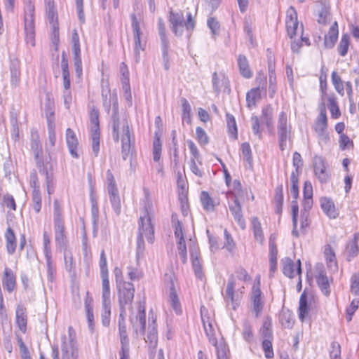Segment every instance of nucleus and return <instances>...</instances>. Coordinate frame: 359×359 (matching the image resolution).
I'll use <instances>...</instances> for the list:
<instances>
[{
	"mask_svg": "<svg viewBox=\"0 0 359 359\" xmlns=\"http://www.w3.org/2000/svg\"><path fill=\"white\" fill-rule=\"evenodd\" d=\"M117 119L118 124L116 125L118 127H116V128L114 127L115 123L114 119H111L112 138L115 142H118L119 140H121L122 158L126 161L130 154L131 147L129 126L128 121L126 118L121 119L119 115L117 116Z\"/></svg>",
	"mask_w": 359,
	"mask_h": 359,
	"instance_id": "1",
	"label": "nucleus"
},
{
	"mask_svg": "<svg viewBox=\"0 0 359 359\" xmlns=\"http://www.w3.org/2000/svg\"><path fill=\"white\" fill-rule=\"evenodd\" d=\"M187 20L184 21V17L181 12L170 11L169 22L172 32L177 36H181L183 34L184 28L191 33L195 27V21L192 18L191 13L189 12L187 15Z\"/></svg>",
	"mask_w": 359,
	"mask_h": 359,
	"instance_id": "2",
	"label": "nucleus"
},
{
	"mask_svg": "<svg viewBox=\"0 0 359 359\" xmlns=\"http://www.w3.org/2000/svg\"><path fill=\"white\" fill-rule=\"evenodd\" d=\"M121 317L126 315V306H130L134 298L135 287L130 282H120L116 285Z\"/></svg>",
	"mask_w": 359,
	"mask_h": 359,
	"instance_id": "3",
	"label": "nucleus"
},
{
	"mask_svg": "<svg viewBox=\"0 0 359 359\" xmlns=\"http://www.w3.org/2000/svg\"><path fill=\"white\" fill-rule=\"evenodd\" d=\"M68 333V337L65 334L61 337L62 359H79L78 347L72 327H69Z\"/></svg>",
	"mask_w": 359,
	"mask_h": 359,
	"instance_id": "4",
	"label": "nucleus"
},
{
	"mask_svg": "<svg viewBox=\"0 0 359 359\" xmlns=\"http://www.w3.org/2000/svg\"><path fill=\"white\" fill-rule=\"evenodd\" d=\"M264 296L260 289V276L257 275L252 287L250 299L252 304V312L258 318L264 306Z\"/></svg>",
	"mask_w": 359,
	"mask_h": 359,
	"instance_id": "5",
	"label": "nucleus"
},
{
	"mask_svg": "<svg viewBox=\"0 0 359 359\" xmlns=\"http://www.w3.org/2000/svg\"><path fill=\"white\" fill-rule=\"evenodd\" d=\"M277 133L279 148L281 151H284L287 146V140L290 135V126H287V115L284 111H281L278 116Z\"/></svg>",
	"mask_w": 359,
	"mask_h": 359,
	"instance_id": "6",
	"label": "nucleus"
},
{
	"mask_svg": "<svg viewBox=\"0 0 359 359\" xmlns=\"http://www.w3.org/2000/svg\"><path fill=\"white\" fill-rule=\"evenodd\" d=\"M327 127V117L325 104L323 103L320 107V111L314 123V130L318 134L320 140L327 142L330 140L328 134L326 133Z\"/></svg>",
	"mask_w": 359,
	"mask_h": 359,
	"instance_id": "7",
	"label": "nucleus"
},
{
	"mask_svg": "<svg viewBox=\"0 0 359 359\" xmlns=\"http://www.w3.org/2000/svg\"><path fill=\"white\" fill-rule=\"evenodd\" d=\"M138 236L145 237L149 243H152L154 240V226L151 224V217L147 212H144L139 219Z\"/></svg>",
	"mask_w": 359,
	"mask_h": 359,
	"instance_id": "8",
	"label": "nucleus"
},
{
	"mask_svg": "<svg viewBox=\"0 0 359 359\" xmlns=\"http://www.w3.org/2000/svg\"><path fill=\"white\" fill-rule=\"evenodd\" d=\"M313 165L315 175L323 183H327L330 180V174L327 171V164L325 158L318 155H315L313 158Z\"/></svg>",
	"mask_w": 359,
	"mask_h": 359,
	"instance_id": "9",
	"label": "nucleus"
},
{
	"mask_svg": "<svg viewBox=\"0 0 359 359\" xmlns=\"http://www.w3.org/2000/svg\"><path fill=\"white\" fill-rule=\"evenodd\" d=\"M134 331L137 334L144 335L146 325L145 307L141 303L138 306V312L135 316L132 313L130 318Z\"/></svg>",
	"mask_w": 359,
	"mask_h": 359,
	"instance_id": "10",
	"label": "nucleus"
},
{
	"mask_svg": "<svg viewBox=\"0 0 359 359\" xmlns=\"http://www.w3.org/2000/svg\"><path fill=\"white\" fill-rule=\"evenodd\" d=\"M144 340L149 346V358L154 359L158 343L157 329L155 320H153L152 323L149 325L147 337L144 338Z\"/></svg>",
	"mask_w": 359,
	"mask_h": 359,
	"instance_id": "11",
	"label": "nucleus"
},
{
	"mask_svg": "<svg viewBox=\"0 0 359 359\" xmlns=\"http://www.w3.org/2000/svg\"><path fill=\"white\" fill-rule=\"evenodd\" d=\"M235 285V280L232 277L227 283L225 294L224 296L226 306H231L233 310H236L239 306L238 298L236 297L234 294Z\"/></svg>",
	"mask_w": 359,
	"mask_h": 359,
	"instance_id": "12",
	"label": "nucleus"
},
{
	"mask_svg": "<svg viewBox=\"0 0 359 359\" xmlns=\"http://www.w3.org/2000/svg\"><path fill=\"white\" fill-rule=\"evenodd\" d=\"M229 208L238 224L241 229H245V222L242 213V207L236 195L234 196L232 203H229Z\"/></svg>",
	"mask_w": 359,
	"mask_h": 359,
	"instance_id": "13",
	"label": "nucleus"
},
{
	"mask_svg": "<svg viewBox=\"0 0 359 359\" xmlns=\"http://www.w3.org/2000/svg\"><path fill=\"white\" fill-rule=\"evenodd\" d=\"M297 266L295 268V264L293 261L289 257H285L282 259L283 272L289 277L294 278L296 275L302 273L301 261L298 259L297 262Z\"/></svg>",
	"mask_w": 359,
	"mask_h": 359,
	"instance_id": "14",
	"label": "nucleus"
},
{
	"mask_svg": "<svg viewBox=\"0 0 359 359\" xmlns=\"http://www.w3.org/2000/svg\"><path fill=\"white\" fill-rule=\"evenodd\" d=\"M103 107L104 110L109 114L110 111L111 106H112V114L111 119H114V128L118 127L116 124L118 122L117 116L118 114V97L117 95L115 93H113L112 95H110L108 100H104L102 102Z\"/></svg>",
	"mask_w": 359,
	"mask_h": 359,
	"instance_id": "15",
	"label": "nucleus"
},
{
	"mask_svg": "<svg viewBox=\"0 0 359 359\" xmlns=\"http://www.w3.org/2000/svg\"><path fill=\"white\" fill-rule=\"evenodd\" d=\"M257 81H259V86L252 88L250 90H249L246 94V102H247V107L249 109H252V107L256 106V101L257 100L260 98V86L262 83V85L266 84V79L264 78H257L256 79Z\"/></svg>",
	"mask_w": 359,
	"mask_h": 359,
	"instance_id": "16",
	"label": "nucleus"
},
{
	"mask_svg": "<svg viewBox=\"0 0 359 359\" xmlns=\"http://www.w3.org/2000/svg\"><path fill=\"white\" fill-rule=\"evenodd\" d=\"M66 142L71 156L79 158V155L77 152L79 141L75 133L71 128H67L66 130Z\"/></svg>",
	"mask_w": 359,
	"mask_h": 359,
	"instance_id": "17",
	"label": "nucleus"
},
{
	"mask_svg": "<svg viewBox=\"0 0 359 359\" xmlns=\"http://www.w3.org/2000/svg\"><path fill=\"white\" fill-rule=\"evenodd\" d=\"M338 24L335 21L330 27L329 32L325 35L324 45L327 48H332L334 47L338 39Z\"/></svg>",
	"mask_w": 359,
	"mask_h": 359,
	"instance_id": "18",
	"label": "nucleus"
},
{
	"mask_svg": "<svg viewBox=\"0 0 359 359\" xmlns=\"http://www.w3.org/2000/svg\"><path fill=\"white\" fill-rule=\"evenodd\" d=\"M16 323L20 330L25 333L27 330L26 309L22 305H18L15 311Z\"/></svg>",
	"mask_w": 359,
	"mask_h": 359,
	"instance_id": "19",
	"label": "nucleus"
},
{
	"mask_svg": "<svg viewBox=\"0 0 359 359\" xmlns=\"http://www.w3.org/2000/svg\"><path fill=\"white\" fill-rule=\"evenodd\" d=\"M2 283L4 289L11 292L15 287V277L11 269L6 268L4 270Z\"/></svg>",
	"mask_w": 359,
	"mask_h": 359,
	"instance_id": "20",
	"label": "nucleus"
},
{
	"mask_svg": "<svg viewBox=\"0 0 359 359\" xmlns=\"http://www.w3.org/2000/svg\"><path fill=\"white\" fill-rule=\"evenodd\" d=\"M168 300L170 302V306H172L173 310L175 311V313L177 315L181 314V313H182L181 305H180V301H179V298L177 297L176 290L175 289L174 283L172 282L170 283Z\"/></svg>",
	"mask_w": 359,
	"mask_h": 359,
	"instance_id": "21",
	"label": "nucleus"
},
{
	"mask_svg": "<svg viewBox=\"0 0 359 359\" xmlns=\"http://www.w3.org/2000/svg\"><path fill=\"white\" fill-rule=\"evenodd\" d=\"M55 240L60 248L65 246V226L62 223H54Z\"/></svg>",
	"mask_w": 359,
	"mask_h": 359,
	"instance_id": "22",
	"label": "nucleus"
},
{
	"mask_svg": "<svg viewBox=\"0 0 359 359\" xmlns=\"http://www.w3.org/2000/svg\"><path fill=\"white\" fill-rule=\"evenodd\" d=\"M320 205L323 212L330 218H336L337 213L335 210L333 201L327 198L320 199Z\"/></svg>",
	"mask_w": 359,
	"mask_h": 359,
	"instance_id": "23",
	"label": "nucleus"
},
{
	"mask_svg": "<svg viewBox=\"0 0 359 359\" xmlns=\"http://www.w3.org/2000/svg\"><path fill=\"white\" fill-rule=\"evenodd\" d=\"M238 66L240 70V73L243 77L250 79L252 76V72L250 69L248 61L245 55H238Z\"/></svg>",
	"mask_w": 359,
	"mask_h": 359,
	"instance_id": "24",
	"label": "nucleus"
},
{
	"mask_svg": "<svg viewBox=\"0 0 359 359\" xmlns=\"http://www.w3.org/2000/svg\"><path fill=\"white\" fill-rule=\"evenodd\" d=\"M109 196V201L111 202V206L114 210V212L116 213V215H119L121 212V199L118 194V189H109L107 190Z\"/></svg>",
	"mask_w": 359,
	"mask_h": 359,
	"instance_id": "25",
	"label": "nucleus"
},
{
	"mask_svg": "<svg viewBox=\"0 0 359 359\" xmlns=\"http://www.w3.org/2000/svg\"><path fill=\"white\" fill-rule=\"evenodd\" d=\"M6 249L9 255H13L16 248V238L13 229L8 227L5 233Z\"/></svg>",
	"mask_w": 359,
	"mask_h": 359,
	"instance_id": "26",
	"label": "nucleus"
},
{
	"mask_svg": "<svg viewBox=\"0 0 359 359\" xmlns=\"http://www.w3.org/2000/svg\"><path fill=\"white\" fill-rule=\"evenodd\" d=\"M31 149L36 161L42 154V147L37 133L32 134Z\"/></svg>",
	"mask_w": 359,
	"mask_h": 359,
	"instance_id": "27",
	"label": "nucleus"
},
{
	"mask_svg": "<svg viewBox=\"0 0 359 359\" xmlns=\"http://www.w3.org/2000/svg\"><path fill=\"white\" fill-rule=\"evenodd\" d=\"M317 283L320 288L322 292L325 295L328 296L330 293V283L328 278L325 274L323 271H320L318 276L316 277Z\"/></svg>",
	"mask_w": 359,
	"mask_h": 359,
	"instance_id": "28",
	"label": "nucleus"
},
{
	"mask_svg": "<svg viewBox=\"0 0 359 359\" xmlns=\"http://www.w3.org/2000/svg\"><path fill=\"white\" fill-rule=\"evenodd\" d=\"M93 299L87 297L85 300V309L86 313V318L88 323V327L91 332L94 330V315L93 306L92 304Z\"/></svg>",
	"mask_w": 359,
	"mask_h": 359,
	"instance_id": "29",
	"label": "nucleus"
},
{
	"mask_svg": "<svg viewBox=\"0 0 359 359\" xmlns=\"http://www.w3.org/2000/svg\"><path fill=\"white\" fill-rule=\"evenodd\" d=\"M273 109L270 104L262 108L261 119L265 123L267 128L273 127Z\"/></svg>",
	"mask_w": 359,
	"mask_h": 359,
	"instance_id": "30",
	"label": "nucleus"
},
{
	"mask_svg": "<svg viewBox=\"0 0 359 359\" xmlns=\"http://www.w3.org/2000/svg\"><path fill=\"white\" fill-rule=\"evenodd\" d=\"M102 278V302H111L110 287L108 274H101Z\"/></svg>",
	"mask_w": 359,
	"mask_h": 359,
	"instance_id": "31",
	"label": "nucleus"
},
{
	"mask_svg": "<svg viewBox=\"0 0 359 359\" xmlns=\"http://www.w3.org/2000/svg\"><path fill=\"white\" fill-rule=\"evenodd\" d=\"M111 317V302H102V324L104 327H108L110 324Z\"/></svg>",
	"mask_w": 359,
	"mask_h": 359,
	"instance_id": "32",
	"label": "nucleus"
},
{
	"mask_svg": "<svg viewBox=\"0 0 359 359\" xmlns=\"http://www.w3.org/2000/svg\"><path fill=\"white\" fill-rule=\"evenodd\" d=\"M201 202L203 209L207 212H213L215 210V203L209 194L203 191L200 196Z\"/></svg>",
	"mask_w": 359,
	"mask_h": 359,
	"instance_id": "33",
	"label": "nucleus"
},
{
	"mask_svg": "<svg viewBox=\"0 0 359 359\" xmlns=\"http://www.w3.org/2000/svg\"><path fill=\"white\" fill-rule=\"evenodd\" d=\"M327 107L330 111L332 118H337L341 116V112L337 104V97L334 94L329 95L327 98Z\"/></svg>",
	"mask_w": 359,
	"mask_h": 359,
	"instance_id": "34",
	"label": "nucleus"
},
{
	"mask_svg": "<svg viewBox=\"0 0 359 359\" xmlns=\"http://www.w3.org/2000/svg\"><path fill=\"white\" fill-rule=\"evenodd\" d=\"M191 258L192 262V267L194 271L196 276L199 279H202L203 277V273L202 270V266L198 259L197 252L191 250Z\"/></svg>",
	"mask_w": 359,
	"mask_h": 359,
	"instance_id": "35",
	"label": "nucleus"
},
{
	"mask_svg": "<svg viewBox=\"0 0 359 359\" xmlns=\"http://www.w3.org/2000/svg\"><path fill=\"white\" fill-rule=\"evenodd\" d=\"M295 18H293L292 15H290V19L287 20L286 27H287V32L290 39H292L297 34V31L299 29V22L297 21V13L294 11Z\"/></svg>",
	"mask_w": 359,
	"mask_h": 359,
	"instance_id": "36",
	"label": "nucleus"
},
{
	"mask_svg": "<svg viewBox=\"0 0 359 359\" xmlns=\"http://www.w3.org/2000/svg\"><path fill=\"white\" fill-rule=\"evenodd\" d=\"M90 132L100 131L99 111L93 107L89 112Z\"/></svg>",
	"mask_w": 359,
	"mask_h": 359,
	"instance_id": "37",
	"label": "nucleus"
},
{
	"mask_svg": "<svg viewBox=\"0 0 359 359\" xmlns=\"http://www.w3.org/2000/svg\"><path fill=\"white\" fill-rule=\"evenodd\" d=\"M359 240V233H355L353 239L346 244V252L350 257H355L358 252V241Z\"/></svg>",
	"mask_w": 359,
	"mask_h": 359,
	"instance_id": "38",
	"label": "nucleus"
},
{
	"mask_svg": "<svg viewBox=\"0 0 359 359\" xmlns=\"http://www.w3.org/2000/svg\"><path fill=\"white\" fill-rule=\"evenodd\" d=\"M299 318L302 321H304V319L308 316L309 311L307 297L304 293L302 294L299 299Z\"/></svg>",
	"mask_w": 359,
	"mask_h": 359,
	"instance_id": "39",
	"label": "nucleus"
},
{
	"mask_svg": "<svg viewBox=\"0 0 359 359\" xmlns=\"http://www.w3.org/2000/svg\"><path fill=\"white\" fill-rule=\"evenodd\" d=\"M252 224L255 239L260 243H262L264 240V236L261 223L257 217H254L252 219Z\"/></svg>",
	"mask_w": 359,
	"mask_h": 359,
	"instance_id": "40",
	"label": "nucleus"
},
{
	"mask_svg": "<svg viewBox=\"0 0 359 359\" xmlns=\"http://www.w3.org/2000/svg\"><path fill=\"white\" fill-rule=\"evenodd\" d=\"M332 83L336 91L341 95H344V86L341 77L338 75L337 72L334 71L331 75Z\"/></svg>",
	"mask_w": 359,
	"mask_h": 359,
	"instance_id": "41",
	"label": "nucleus"
},
{
	"mask_svg": "<svg viewBox=\"0 0 359 359\" xmlns=\"http://www.w3.org/2000/svg\"><path fill=\"white\" fill-rule=\"evenodd\" d=\"M241 151L244 160L248 163L250 168H252L253 158L252 156V150L248 142H244L241 145Z\"/></svg>",
	"mask_w": 359,
	"mask_h": 359,
	"instance_id": "42",
	"label": "nucleus"
},
{
	"mask_svg": "<svg viewBox=\"0 0 359 359\" xmlns=\"http://www.w3.org/2000/svg\"><path fill=\"white\" fill-rule=\"evenodd\" d=\"M46 10L50 23L55 25V20L57 19V13L53 0H46Z\"/></svg>",
	"mask_w": 359,
	"mask_h": 359,
	"instance_id": "43",
	"label": "nucleus"
},
{
	"mask_svg": "<svg viewBox=\"0 0 359 359\" xmlns=\"http://www.w3.org/2000/svg\"><path fill=\"white\" fill-rule=\"evenodd\" d=\"M158 34L161 41V46H169V40L165 34V27L162 18L158 20Z\"/></svg>",
	"mask_w": 359,
	"mask_h": 359,
	"instance_id": "44",
	"label": "nucleus"
},
{
	"mask_svg": "<svg viewBox=\"0 0 359 359\" xmlns=\"http://www.w3.org/2000/svg\"><path fill=\"white\" fill-rule=\"evenodd\" d=\"M350 36L347 34L342 35L338 46V50L341 56L344 57L347 54L349 46Z\"/></svg>",
	"mask_w": 359,
	"mask_h": 359,
	"instance_id": "45",
	"label": "nucleus"
},
{
	"mask_svg": "<svg viewBox=\"0 0 359 359\" xmlns=\"http://www.w3.org/2000/svg\"><path fill=\"white\" fill-rule=\"evenodd\" d=\"M298 177L297 172H292L290 175L291 188L290 193L294 199H297L299 196Z\"/></svg>",
	"mask_w": 359,
	"mask_h": 359,
	"instance_id": "46",
	"label": "nucleus"
},
{
	"mask_svg": "<svg viewBox=\"0 0 359 359\" xmlns=\"http://www.w3.org/2000/svg\"><path fill=\"white\" fill-rule=\"evenodd\" d=\"M196 138L201 146L207 145L209 143V137L201 127L196 128Z\"/></svg>",
	"mask_w": 359,
	"mask_h": 359,
	"instance_id": "47",
	"label": "nucleus"
},
{
	"mask_svg": "<svg viewBox=\"0 0 359 359\" xmlns=\"http://www.w3.org/2000/svg\"><path fill=\"white\" fill-rule=\"evenodd\" d=\"M226 123L229 128V132L233 136L235 139L237 138V126L234 116L232 114L226 113Z\"/></svg>",
	"mask_w": 359,
	"mask_h": 359,
	"instance_id": "48",
	"label": "nucleus"
},
{
	"mask_svg": "<svg viewBox=\"0 0 359 359\" xmlns=\"http://www.w3.org/2000/svg\"><path fill=\"white\" fill-rule=\"evenodd\" d=\"M187 144L192 156L190 160H196L198 163L201 165V156L195 143L192 140H188Z\"/></svg>",
	"mask_w": 359,
	"mask_h": 359,
	"instance_id": "49",
	"label": "nucleus"
},
{
	"mask_svg": "<svg viewBox=\"0 0 359 359\" xmlns=\"http://www.w3.org/2000/svg\"><path fill=\"white\" fill-rule=\"evenodd\" d=\"M32 206L36 213H39L41 208V196L39 189L32 191Z\"/></svg>",
	"mask_w": 359,
	"mask_h": 359,
	"instance_id": "50",
	"label": "nucleus"
},
{
	"mask_svg": "<svg viewBox=\"0 0 359 359\" xmlns=\"http://www.w3.org/2000/svg\"><path fill=\"white\" fill-rule=\"evenodd\" d=\"M53 217L54 223H62L63 219L62 216V208L60 201L55 199L53 203Z\"/></svg>",
	"mask_w": 359,
	"mask_h": 359,
	"instance_id": "51",
	"label": "nucleus"
},
{
	"mask_svg": "<svg viewBox=\"0 0 359 359\" xmlns=\"http://www.w3.org/2000/svg\"><path fill=\"white\" fill-rule=\"evenodd\" d=\"M144 237H142V236H137L136 247V259L137 263L140 259L144 257Z\"/></svg>",
	"mask_w": 359,
	"mask_h": 359,
	"instance_id": "52",
	"label": "nucleus"
},
{
	"mask_svg": "<svg viewBox=\"0 0 359 359\" xmlns=\"http://www.w3.org/2000/svg\"><path fill=\"white\" fill-rule=\"evenodd\" d=\"M271 340L272 339H264L262 344V346L264 352V355L268 359L272 358L274 355Z\"/></svg>",
	"mask_w": 359,
	"mask_h": 359,
	"instance_id": "53",
	"label": "nucleus"
},
{
	"mask_svg": "<svg viewBox=\"0 0 359 359\" xmlns=\"http://www.w3.org/2000/svg\"><path fill=\"white\" fill-rule=\"evenodd\" d=\"M141 34H135L133 35L134 38V53L136 58V61L138 62L140 60V50H143L144 49V45L141 43L140 39Z\"/></svg>",
	"mask_w": 359,
	"mask_h": 359,
	"instance_id": "54",
	"label": "nucleus"
},
{
	"mask_svg": "<svg viewBox=\"0 0 359 359\" xmlns=\"http://www.w3.org/2000/svg\"><path fill=\"white\" fill-rule=\"evenodd\" d=\"M92 140V149L95 156H97L100 151V132H90Z\"/></svg>",
	"mask_w": 359,
	"mask_h": 359,
	"instance_id": "55",
	"label": "nucleus"
},
{
	"mask_svg": "<svg viewBox=\"0 0 359 359\" xmlns=\"http://www.w3.org/2000/svg\"><path fill=\"white\" fill-rule=\"evenodd\" d=\"M48 142L46 144L48 148H53L55 144L56 135H55V124H50L48 126Z\"/></svg>",
	"mask_w": 359,
	"mask_h": 359,
	"instance_id": "56",
	"label": "nucleus"
},
{
	"mask_svg": "<svg viewBox=\"0 0 359 359\" xmlns=\"http://www.w3.org/2000/svg\"><path fill=\"white\" fill-rule=\"evenodd\" d=\"M350 290L352 294L359 295V272L352 275L351 278Z\"/></svg>",
	"mask_w": 359,
	"mask_h": 359,
	"instance_id": "57",
	"label": "nucleus"
},
{
	"mask_svg": "<svg viewBox=\"0 0 359 359\" xmlns=\"http://www.w3.org/2000/svg\"><path fill=\"white\" fill-rule=\"evenodd\" d=\"M330 20L331 15L329 10L325 7L321 8V10L318 14V23L326 25L327 23L330 22Z\"/></svg>",
	"mask_w": 359,
	"mask_h": 359,
	"instance_id": "58",
	"label": "nucleus"
},
{
	"mask_svg": "<svg viewBox=\"0 0 359 359\" xmlns=\"http://www.w3.org/2000/svg\"><path fill=\"white\" fill-rule=\"evenodd\" d=\"M252 129L253 133L257 135L259 139H262V133L260 130V121L257 116L252 115L250 118Z\"/></svg>",
	"mask_w": 359,
	"mask_h": 359,
	"instance_id": "59",
	"label": "nucleus"
},
{
	"mask_svg": "<svg viewBox=\"0 0 359 359\" xmlns=\"http://www.w3.org/2000/svg\"><path fill=\"white\" fill-rule=\"evenodd\" d=\"M331 359H341V346L337 341L331 343V349L330 351Z\"/></svg>",
	"mask_w": 359,
	"mask_h": 359,
	"instance_id": "60",
	"label": "nucleus"
},
{
	"mask_svg": "<svg viewBox=\"0 0 359 359\" xmlns=\"http://www.w3.org/2000/svg\"><path fill=\"white\" fill-rule=\"evenodd\" d=\"M280 320L283 325L286 327H291L293 325V318L288 311H283L280 316Z\"/></svg>",
	"mask_w": 359,
	"mask_h": 359,
	"instance_id": "61",
	"label": "nucleus"
},
{
	"mask_svg": "<svg viewBox=\"0 0 359 359\" xmlns=\"http://www.w3.org/2000/svg\"><path fill=\"white\" fill-rule=\"evenodd\" d=\"M243 337L246 341H250L252 339L253 334L252 330V327L248 321L245 320L243 323Z\"/></svg>",
	"mask_w": 359,
	"mask_h": 359,
	"instance_id": "62",
	"label": "nucleus"
},
{
	"mask_svg": "<svg viewBox=\"0 0 359 359\" xmlns=\"http://www.w3.org/2000/svg\"><path fill=\"white\" fill-rule=\"evenodd\" d=\"M359 306V299H353L350 306L346 309L347 320L351 321L352 316L358 309Z\"/></svg>",
	"mask_w": 359,
	"mask_h": 359,
	"instance_id": "63",
	"label": "nucleus"
},
{
	"mask_svg": "<svg viewBox=\"0 0 359 359\" xmlns=\"http://www.w3.org/2000/svg\"><path fill=\"white\" fill-rule=\"evenodd\" d=\"M217 359H229V351L224 344L217 346Z\"/></svg>",
	"mask_w": 359,
	"mask_h": 359,
	"instance_id": "64",
	"label": "nucleus"
}]
</instances>
